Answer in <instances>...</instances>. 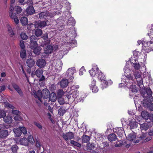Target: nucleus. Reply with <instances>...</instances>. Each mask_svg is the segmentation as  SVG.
<instances>
[{
  "instance_id": "49",
  "label": "nucleus",
  "mask_w": 153,
  "mask_h": 153,
  "mask_svg": "<svg viewBox=\"0 0 153 153\" xmlns=\"http://www.w3.org/2000/svg\"><path fill=\"white\" fill-rule=\"evenodd\" d=\"M20 56L22 59L26 57V51L25 49H22L21 51Z\"/></svg>"
},
{
  "instance_id": "41",
  "label": "nucleus",
  "mask_w": 153,
  "mask_h": 153,
  "mask_svg": "<svg viewBox=\"0 0 153 153\" xmlns=\"http://www.w3.org/2000/svg\"><path fill=\"white\" fill-rule=\"evenodd\" d=\"M64 92L61 89L59 90L57 92V97H61L64 94Z\"/></svg>"
},
{
  "instance_id": "1",
  "label": "nucleus",
  "mask_w": 153,
  "mask_h": 153,
  "mask_svg": "<svg viewBox=\"0 0 153 153\" xmlns=\"http://www.w3.org/2000/svg\"><path fill=\"white\" fill-rule=\"evenodd\" d=\"M125 76L126 78L125 80L130 81L132 82L134 80L133 75H131V71L129 68V65L126 64L124 69Z\"/></svg>"
},
{
  "instance_id": "62",
  "label": "nucleus",
  "mask_w": 153,
  "mask_h": 153,
  "mask_svg": "<svg viewBox=\"0 0 153 153\" xmlns=\"http://www.w3.org/2000/svg\"><path fill=\"white\" fill-rule=\"evenodd\" d=\"M6 116L5 112L2 110H0V118L4 117Z\"/></svg>"
},
{
  "instance_id": "30",
  "label": "nucleus",
  "mask_w": 153,
  "mask_h": 153,
  "mask_svg": "<svg viewBox=\"0 0 153 153\" xmlns=\"http://www.w3.org/2000/svg\"><path fill=\"white\" fill-rule=\"evenodd\" d=\"M26 12L28 15H32L35 12L34 8L31 6L28 7L27 9Z\"/></svg>"
},
{
  "instance_id": "12",
  "label": "nucleus",
  "mask_w": 153,
  "mask_h": 153,
  "mask_svg": "<svg viewBox=\"0 0 153 153\" xmlns=\"http://www.w3.org/2000/svg\"><path fill=\"white\" fill-rule=\"evenodd\" d=\"M130 61L131 63L132 64V65L135 70H137L140 68V66L136 58L131 59Z\"/></svg>"
},
{
  "instance_id": "42",
  "label": "nucleus",
  "mask_w": 153,
  "mask_h": 153,
  "mask_svg": "<svg viewBox=\"0 0 153 153\" xmlns=\"http://www.w3.org/2000/svg\"><path fill=\"white\" fill-rule=\"evenodd\" d=\"M145 106L148 109L150 110L151 111H153V104L151 102H149L146 104Z\"/></svg>"
},
{
  "instance_id": "50",
  "label": "nucleus",
  "mask_w": 153,
  "mask_h": 153,
  "mask_svg": "<svg viewBox=\"0 0 153 153\" xmlns=\"http://www.w3.org/2000/svg\"><path fill=\"white\" fill-rule=\"evenodd\" d=\"M18 149V147L16 144L13 145L11 148V150L13 152H17V151Z\"/></svg>"
},
{
  "instance_id": "10",
  "label": "nucleus",
  "mask_w": 153,
  "mask_h": 153,
  "mask_svg": "<svg viewBox=\"0 0 153 153\" xmlns=\"http://www.w3.org/2000/svg\"><path fill=\"white\" fill-rule=\"evenodd\" d=\"M57 48V45H47L44 49V52L46 54H49L52 52L53 50H56Z\"/></svg>"
},
{
  "instance_id": "22",
  "label": "nucleus",
  "mask_w": 153,
  "mask_h": 153,
  "mask_svg": "<svg viewBox=\"0 0 153 153\" xmlns=\"http://www.w3.org/2000/svg\"><path fill=\"white\" fill-rule=\"evenodd\" d=\"M137 123L136 122L135 120L134 119L130 122L129 125L131 129H134L137 128Z\"/></svg>"
},
{
  "instance_id": "29",
  "label": "nucleus",
  "mask_w": 153,
  "mask_h": 153,
  "mask_svg": "<svg viewBox=\"0 0 153 153\" xmlns=\"http://www.w3.org/2000/svg\"><path fill=\"white\" fill-rule=\"evenodd\" d=\"M82 143H89L90 137L88 135H84L82 137Z\"/></svg>"
},
{
  "instance_id": "31",
  "label": "nucleus",
  "mask_w": 153,
  "mask_h": 153,
  "mask_svg": "<svg viewBox=\"0 0 153 153\" xmlns=\"http://www.w3.org/2000/svg\"><path fill=\"white\" fill-rule=\"evenodd\" d=\"M44 98H47L48 97L49 94V91L47 89H44L42 92Z\"/></svg>"
},
{
  "instance_id": "19",
  "label": "nucleus",
  "mask_w": 153,
  "mask_h": 153,
  "mask_svg": "<svg viewBox=\"0 0 153 153\" xmlns=\"http://www.w3.org/2000/svg\"><path fill=\"white\" fill-rule=\"evenodd\" d=\"M37 38L34 35H32L30 37V47L31 45L37 46V44L36 43V40Z\"/></svg>"
},
{
  "instance_id": "46",
  "label": "nucleus",
  "mask_w": 153,
  "mask_h": 153,
  "mask_svg": "<svg viewBox=\"0 0 153 153\" xmlns=\"http://www.w3.org/2000/svg\"><path fill=\"white\" fill-rule=\"evenodd\" d=\"M13 6H12V7L10 6V7L9 9V15L10 17H13V14H15L13 13V12L14 10V8Z\"/></svg>"
},
{
  "instance_id": "8",
  "label": "nucleus",
  "mask_w": 153,
  "mask_h": 153,
  "mask_svg": "<svg viewBox=\"0 0 153 153\" xmlns=\"http://www.w3.org/2000/svg\"><path fill=\"white\" fill-rule=\"evenodd\" d=\"M34 141L33 137L30 136L28 137V139L26 138H21L19 140V142L21 143H33Z\"/></svg>"
},
{
  "instance_id": "5",
  "label": "nucleus",
  "mask_w": 153,
  "mask_h": 153,
  "mask_svg": "<svg viewBox=\"0 0 153 153\" xmlns=\"http://www.w3.org/2000/svg\"><path fill=\"white\" fill-rule=\"evenodd\" d=\"M43 71L41 68L38 69L35 72L32 71L31 74V75L32 77L36 75L39 77H40L41 76H42L41 78L39 80L42 81L43 80L45 79V77L42 75L43 73Z\"/></svg>"
},
{
  "instance_id": "25",
  "label": "nucleus",
  "mask_w": 153,
  "mask_h": 153,
  "mask_svg": "<svg viewBox=\"0 0 153 153\" xmlns=\"http://www.w3.org/2000/svg\"><path fill=\"white\" fill-rule=\"evenodd\" d=\"M62 63L61 60H59L56 62L55 66V68L58 71L61 70L62 68Z\"/></svg>"
},
{
  "instance_id": "6",
  "label": "nucleus",
  "mask_w": 153,
  "mask_h": 153,
  "mask_svg": "<svg viewBox=\"0 0 153 153\" xmlns=\"http://www.w3.org/2000/svg\"><path fill=\"white\" fill-rule=\"evenodd\" d=\"M54 15L53 13H52L48 12H41L39 14V17L41 19H48V17H51Z\"/></svg>"
},
{
  "instance_id": "59",
  "label": "nucleus",
  "mask_w": 153,
  "mask_h": 153,
  "mask_svg": "<svg viewBox=\"0 0 153 153\" xmlns=\"http://www.w3.org/2000/svg\"><path fill=\"white\" fill-rule=\"evenodd\" d=\"M102 81H103V82L102 84V87L103 88H104L107 87L108 85V82H107L105 80V79Z\"/></svg>"
},
{
  "instance_id": "40",
  "label": "nucleus",
  "mask_w": 153,
  "mask_h": 153,
  "mask_svg": "<svg viewBox=\"0 0 153 153\" xmlns=\"http://www.w3.org/2000/svg\"><path fill=\"white\" fill-rule=\"evenodd\" d=\"M35 32V35L37 36H40L42 33V30L40 29H37L36 30Z\"/></svg>"
},
{
  "instance_id": "39",
  "label": "nucleus",
  "mask_w": 153,
  "mask_h": 153,
  "mask_svg": "<svg viewBox=\"0 0 153 153\" xmlns=\"http://www.w3.org/2000/svg\"><path fill=\"white\" fill-rule=\"evenodd\" d=\"M141 114L142 117L146 120L148 119L149 117V114L148 112L146 111H143Z\"/></svg>"
},
{
  "instance_id": "56",
  "label": "nucleus",
  "mask_w": 153,
  "mask_h": 153,
  "mask_svg": "<svg viewBox=\"0 0 153 153\" xmlns=\"http://www.w3.org/2000/svg\"><path fill=\"white\" fill-rule=\"evenodd\" d=\"M79 88V86L78 85H72L71 88V92L73 91V90L75 91L76 90V89H78Z\"/></svg>"
},
{
  "instance_id": "52",
  "label": "nucleus",
  "mask_w": 153,
  "mask_h": 153,
  "mask_svg": "<svg viewBox=\"0 0 153 153\" xmlns=\"http://www.w3.org/2000/svg\"><path fill=\"white\" fill-rule=\"evenodd\" d=\"M133 56H134V57H131V59H134V58H136V59H137V57L139 55H140V53L137 51H134L133 52Z\"/></svg>"
},
{
  "instance_id": "3",
  "label": "nucleus",
  "mask_w": 153,
  "mask_h": 153,
  "mask_svg": "<svg viewBox=\"0 0 153 153\" xmlns=\"http://www.w3.org/2000/svg\"><path fill=\"white\" fill-rule=\"evenodd\" d=\"M142 50H146L147 49L149 50L150 51L153 50V42L152 41L146 42L143 41L142 42Z\"/></svg>"
},
{
  "instance_id": "17",
  "label": "nucleus",
  "mask_w": 153,
  "mask_h": 153,
  "mask_svg": "<svg viewBox=\"0 0 153 153\" xmlns=\"http://www.w3.org/2000/svg\"><path fill=\"white\" fill-rule=\"evenodd\" d=\"M46 62L45 60L43 59H38L36 62V64L40 68H43L46 65Z\"/></svg>"
},
{
  "instance_id": "51",
  "label": "nucleus",
  "mask_w": 153,
  "mask_h": 153,
  "mask_svg": "<svg viewBox=\"0 0 153 153\" xmlns=\"http://www.w3.org/2000/svg\"><path fill=\"white\" fill-rule=\"evenodd\" d=\"M21 38L23 40H26L27 39V36L24 33H22L21 34Z\"/></svg>"
},
{
  "instance_id": "16",
  "label": "nucleus",
  "mask_w": 153,
  "mask_h": 153,
  "mask_svg": "<svg viewBox=\"0 0 153 153\" xmlns=\"http://www.w3.org/2000/svg\"><path fill=\"white\" fill-rule=\"evenodd\" d=\"M6 27L7 29L8 33L10 37H13L15 35V33L13 31V29L9 24H8L6 25Z\"/></svg>"
},
{
  "instance_id": "64",
  "label": "nucleus",
  "mask_w": 153,
  "mask_h": 153,
  "mask_svg": "<svg viewBox=\"0 0 153 153\" xmlns=\"http://www.w3.org/2000/svg\"><path fill=\"white\" fill-rule=\"evenodd\" d=\"M96 82L94 79H93L91 82V84L90 85V88L96 86Z\"/></svg>"
},
{
  "instance_id": "2",
  "label": "nucleus",
  "mask_w": 153,
  "mask_h": 153,
  "mask_svg": "<svg viewBox=\"0 0 153 153\" xmlns=\"http://www.w3.org/2000/svg\"><path fill=\"white\" fill-rule=\"evenodd\" d=\"M141 72L139 71H136L134 74V80L136 79L137 80L138 85L140 88L142 87L143 86V81L141 77Z\"/></svg>"
},
{
  "instance_id": "43",
  "label": "nucleus",
  "mask_w": 153,
  "mask_h": 153,
  "mask_svg": "<svg viewBox=\"0 0 153 153\" xmlns=\"http://www.w3.org/2000/svg\"><path fill=\"white\" fill-rule=\"evenodd\" d=\"M65 112L66 110L62 108H60L58 110V114L60 115H63Z\"/></svg>"
},
{
  "instance_id": "61",
  "label": "nucleus",
  "mask_w": 153,
  "mask_h": 153,
  "mask_svg": "<svg viewBox=\"0 0 153 153\" xmlns=\"http://www.w3.org/2000/svg\"><path fill=\"white\" fill-rule=\"evenodd\" d=\"M18 93V94L21 96H22L23 95V93L21 91V89L20 88H18L15 90Z\"/></svg>"
},
{
  "instance_id": "21",
  "label": "nucleus",
  "mask_w": 153,
  "mask_h": 153,
  "mask_svg": "<svg viewBox=\"0 0 153 153\" xmlns=\"http://www.w3.org/2000/svg\"><path fill=\"white\" fill-rule=\"evenodd\" d=\"M108 138L110 142L115 141L117 139L116 135L114 133H112L109 135Z\"/></svg>"
},
{
  "instance_id": "28",
  "label": "nucleus",
  "mask_w": 153,
  "mask_h": 153,
  "mask_svg": "<svg viewBox=\"0 0 153 153\" xmlns=\"http://www.w3.org/2000/svg\"><path fill=\"white\" fill-rule=\"evenodd\" d=\"M68 81L67 79H63L60 82V85L62 88H65L68 85Z\"/></svg>"
},
{
  "instance_id": "13",
  "label": "nucleus",
  "mask_w": 153,
  "mask_h": 153,
  "mask_svg": "<svg viewBox=\"0 0 153 153\" xmlns=\"http://www.w3.org/2000/svg\"><path fill=\"white\" fill-rule=\"evenodd\" d=\"M34 25L36 28H42L47 25L46 22L43 21H38L35 22Z\"/></svg>"
},
{
  "instance_id": "37",
  "label": "nucleus",
  "mask_w": 153,
  "mask_h": 153,
  "mask_svg": "<svg viewBox=\"0 0 153 153\" xmlns=\"http://www.w3.org/2000/svg\"><path fill=\"white\" fill-rule=\"evenodd\" d=\"M8 134V131L7 130H5L0 131V137H5Z\"/></svg>"
},
{
  "instance_id": "4",
  "label": "nucleus",
  "mask_w": 153,
  "mask_h": 153,
  "mask_svg": "<svg viewBox=\"0 0 153 153\" xmlns=\"http://www.w3.org/2000/svg\"><path fill=\"white\" fill-rule=\"evenodd\" d=\"M134 81V80L132 82H131L130 81H123L124 83H123V84H124L128 88H130L132 92H135L137 91L136 85H131V83H133Z\"/></svg>"
},
{
  "instance_id": "55",
  "label": "nucleus",
  "mask_w": 153,
  "mask_h": 153,
  "mask_svg": "<svg viewBox=\"0 0 153 153\" xmlns=\"http://www.w3.org/2000/svg\"><path fill=\"white\" fill-rule=\"evenodd\" d=\"M58 102L60 105H62L65 102H65L64 99L61 97L59 98Z\"/></svg>"
},
{
  "instance_id": "26",
  "label": "nucleus",
  "mask_w": 153,
  "mask_h": 153,
  "mask_svg": "<svg viewBox=\"0 0 153 153\" xmlns=\"http://www.w3.org/2000/svg\"><path fill=\"white\" fill-rule=\"evenodd\" d=\"M99 72L97 75L96 77L98 78V79L101 81H102L105 79V76L102 73L101 71L100 70H98Z\"/></svg>"
},
{
  "instance_id": "23",
  "label": "nucleus",
  "mask_w": 153,
  "mask_h": 153,
  "mask_svg": "<svg viewBox=\"0 0 153 153\" xmlns=\"http://www.w3.org/2000/svg\"><path fill=\"white\" fill-rule=\"evenodd\" d=\"M136 134L135 133L132 132L129 134L127 138L128 140L132 141L136 138Z\"/></svg>"
},
{
  "instance_id": "53",
  "label": "nucleus",
  "mask_w": 153,
  "mask_h": 153,
  "mask_svg": "<svg viewBox=\"0 0 153 153\" xmlns=\"http://www.w3.org/2000/svg\"><path fill=\"white\" fill-rule=\"evenodd\" d=\"M33 124L40 129L41 130L42 129V127L41 124L39 122H34Z\"/></svg>"
},
{
  "instance_id": "35",
  "label": "nucleus",
  "mask_w": 153,
  "mask_h": 153,
  "mask_svg": "<svg viewBox=\"0 0 153 153\" xmlns=\"http://www.w3.org/2000/svg\"><path fill=\"white\" fill-rule=\"evenodd\" d=\"M13 131L16 136L19 137L22 134L19 128H15L13 129Z\"/></svg>"
},
{
  "instance_id": "11",
  "label": "nucleus",
  "mask_w": 153,
  "mask_h": 153,
  "mask_svg": "<svg viewBox=\"0 0 153 153\" xmlns=\"http://www.w3.org/2000/svg\"><path fill=\"white\" fill-rule=\"evenodd\" d=\"M62 137L65 140L67 141L68 140L73 139L74 137V134L71 132H68L65 133H63Z\"/></svg>"
},
{
  "instance_id": "38",
  "label": "nucleus",
  "mask_w": 153,
  "mask_h": 153,
  "mask_svg": "<svg viewBox=\"0 0 153 153\" xmlns=\"http://www.w3.org/2000/svg\"><path fill=\"white\" fill-rule=\"evenodd\" d=\"M20 20L23 25H27L28 23L27 19V18L25 17H22Z\"/></svg>"
},
{
  "instance_id": "33",
  "label": "nucleus",
  "mask_w": 153,
  "mask_h": 153,
  "mask_svg": "<svg viewBox=\"0 0 153 153\" xmlns=\"http://www.w3.org/2000/svg\"><path fill=\"white\" fill-rule=\"evenodd\" d=\"M34 97L36 98H37L39 100H40L41 98L43 97L42 91L40 90H38L37 92L34 94Z\"/></svg>"
},
{
  "instance_id": "32",
  "label": "nucleus",
  "mask_w": 153,
  "mask_h": 153,
  "mask_svg": "<svg viewBox=\"0 0 153 153\" xmlns=\"http://www.w3.org/2000/svg\"><path fill=\"white\" fill-rule=\"evenodd\" d=\"M56 96L55 93L53 92L51 93L50 95L49 100L53 102H54L56 101Z\"/></svg>"
},
{
  "instance_id": "27",
  "label": "nucleus",
  "mask_w": 153,
  "mask_h": 153,
  "mask_svg": "<svg viewBox=\"0 0 153 153\" xmlns=\"http://www.w3.org/2000/svg\"><path fill=\"white\" fill-rule=\"evenodd\" d=\"M27 65L29 68L32 67L34 65L35 62L34 60L32 59H27L26 61Z\"/></svg>"
},
{
  "instance_id": "45",
  "label": "nucleus",
  "mask_w": 153,
  "mask_h": 153,
  "mask_svg": "<svg viewBox=\"0 0 153 153\" xmlns=\"http://www.w3.org/2000/svg\"><path fill=\"white\" fill-rule=\"evenodd\" d=\"M19 128L21 130V133H22L23 134H27V130L25 127L24 126H19Z\"/></svg>"
},
{
  "instance_id": "54",
  "label": "nucleus",
  "mask_w": 153,
  "mask_h": 153,
  "mask_svg": "<svg viewBox=\"0 0 153 153\" xmlns=\"http://www.w3.org/2000/svg\"><path fill=\"white\" fill-rule=\"evenodd\" d=\"M90 88L91 89L93 92L96 93L98 91V88L96 85L94 86V87H92Z\"/></svg>"
},
{
  "instance_id": "20",
  "label": "nucleus",
  "mask_w": 153,
  "mask_h": 153,
  "mask_svg": "<svg viewBox=\"0 0 153 153\" xmlns=\"http://www.w3.org/2000/svg\"><path fill=\"white\" fill-rule=\"evenodd\" d=\"M74 27H72L70 29L68 33V32H67L66 36H70L71 37H73L76 36L75 31L74 30Z\"/></svg>"
},
{
  "instance_id": "44",
  "label": "nucleus",
  "mask_w": 153,
  "mask_h": 153,
  "mask_svg": "<svg viewBox=\"0 0 153 153\" xmlns=\"http://www.w3.org/2000/svg\"><path fill=\"white\" fill-rule=\"evenodd\" d=\"M148 34L150 37L152 38L153 40V24L152 25L150 31L148 32Z\"/></svg>"
},
{
  "instance_id": "9",
  "label": "nucleus",
  "mask_w": 153,
  "mask_h": 153,
  "mask_svg": "<svg viewBox=\"0 0 153 153\" xmlns=\"http://www.w3.org/2000/svg\"><path fill=\"white\" fill-rule=\"evenodd\" d=\"M146 137V135L145 134H142L140 137L137 138L135 141L134 142V143H146L148 141L150 140V138H147L145 139Z\"/></svg>"
},
{
  "instance_id": "36",
  "label": "nucleus",
  "mask_w": 153,
  "mask_h": 153,
  "mask_svg": "<svg viewBox=\"0 0 153 153\" xmlns=\"http://www.w3.org/2000/svg\"><path fill=\"white\" fill-rule=\"evenodd\" d=\"M148 125L146 123L140 124V128L141 130H147L149 128Z\"/></svg>"
},
{
  "instance_id": "24",
  "label": "nucleus",
  "mask_w": 153,
  "mask_h": 153,
  "mask_svg": "<svg viewBox=\"0 0 153 153\" xmlns=\"http://www.w3.org/2000/svg\"><path fill=\"white\" fill-rule=\"evenodd\" d=\"M4 122L6 123H10L12 122V118L10 115L5 116L3 118Z\"/></svg>"
},
{
  "instance_id": "63",
  "label": "nucleus",
  "mask_w": 153,
  "mask_h": 153,
  "mask_svg": "<svg viewBox=\"0 0 153 153\" xmlns=\"http://www.w3.org/2000/svg\"><path fill=\"white\" fill-rule=\"evenodd\" d=\"M85 71L84 67H82L79 70V75H82L84 72Z\"/></svg>"
},
{
  "instance_id": "18",
  "label": "nucleus",
  "mask_w": 153,
  "mask_h": 153,
  "mask_svg": "<svg viewBox=\"0 0 153 153\" xmlns=\"http://www.w3.org/2000/svg\"><path fill=\"white\" fill-rule=\"evenodd\" d=\"M123 128H121L120 127H118L114 128L113 130V131L114 132L116 133L119 136L122 137V134L123 133Z\"/></svg>"
},
{
  "instance_id": "15",
  "label": "nucleus",
  "mask_w": 153,
  "mask_h": 153,
  "mask_svg": "<svg viewBox=\"0 0 153 153\" xmlns=\"http://www.w3.org/2000/svg\"><path fill=\"white\" fill-rule=\"evenodd\" d=\"M30 48L33 50V52L36 54L39 55L40 53L41 50L40 46H37L31 45Z\"/></svg>"
},
{
  "instance_id": "7",
  "label": "nucleus",
  "mask_w": 153,
  "mask_h": 153,
  "mask_svg": "<svg viewBox=\"0 0 153 153\" xmlns=\"http://www.w3.org/2000/svg\"><path fill=\"white\" fill-rule=\"evenodd\" d=\"M75 72V69L74 67L69 68L66 71L65 76L70 79V80H72L74 79L72 76Z\"/></svg>"
},
{
  "instance_id": "60",
  "label": "nucleus",
  "mask_w": 153,
  "mask_h": 153,
  "mask_svg": "<svg viewBox=\"0 0 153 153\" xmlns=\"http://www.w3.org/2000/svg\"><path fill=\"white\" fill-rule=\"evenodd\" d=\"M20 46L22 49H24L25 46L24 43V41H23L21 40L20 41Z\"/></svg>"
},
{
  "instance_id": "48",
  "label": "nucleus",
  "mask_w": 153,
  "mask_h": 153,
  "mask_svg": "<svg viewBox=\"0 0 153 153\" xmlns=\"http://www.w3.org/2000/svg\"><path fill=\"white\" fill-rule=\"evenodd\" d=\"M10 18L13 19L14 22L17 25L19 23V20L17 17L16 15L15 14H13V17Z\"/></svg>"
},
{
  "instance_id": "47",
  "label": "nucleus",
  "mask_w": 153,
  "mask_h": 153,
  "mask_svg": "<svg viewBox=\"0 0 153 153\" xmlns=\"http://www.w3.org/2000/svg\"><path fill=\"white\" fill-rule=\"evenodd\" d=\"M14 9L17 14L20 13L22 10L21 7L19 6H15Z\"/></svg>"
},
{
  "instance_id": "34",
  "label": "nucleus",
  "mask_w": 153,
  "mask_h": 153,
  "mask_svg": "<svg viewBox=\"0 0 153 153\" xmlns=\"http://www.w3.org/2000/svg\"><path fill=\"white\" fill-rule=\"evenodd\" d=\"M72 95V100H74L77 98L79 96V93L78 91L76 90L74 91L71 92Z\"/></svg>"
},
{
  "instance_id": "58",
  "label": "nucleus",
  "mask_w": 153,
  "mask_h": 153,
  "mask_svg": "<svg viewBox=\"0 0 153 153\" xmlns=\"http://www.w3.org/2000/svg\"><path fill=\"white\" fill-rule=\"evenodd\" d=\"M68 23L72 24H74L75 23V20L73 17L70 18L68 20Z\"/></svg>"
},
{
  "instance_id": "14",
  "label": "nucleus",
  "mask_w": 153,
  "mask_h": 153,
  "mask_svg": "<svg viewBox=\"0 0 153 153\" xmlns=\"http://www.w3.org/2000/svg\"><path fill=\"white\" fill-rule=\"evenodd\" d=\"M98 70H99L97 66L96 65L89 71V73L92 76H96L97 74L99 72Z\"/></svg>"
},
{
  "instance_id": "57",
  "label": "nucleus",
  "mask_w": 153,
  "mask_h": 153,
  "mask_svg": "<svg viewBox=\"0 0 153 153\" xmlns=\"http://www.w3.org/2000/svg\"><path fill=\"white\" fill-rule=\"evenodd\" d=\"M14 119L16 121H21L22 120V117L19 115H16L14 118Z\"/></svg>"
}]
</instances>
